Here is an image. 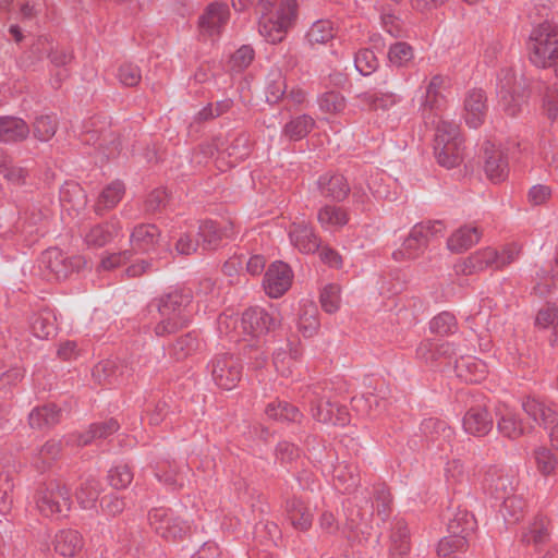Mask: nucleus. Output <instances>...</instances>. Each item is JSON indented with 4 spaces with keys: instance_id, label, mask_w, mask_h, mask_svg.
<instances>
[{
    "instance_id": "obj_1",
    "label": "nucleus",
    "mask_w": 558,
    "mask_h": 558,
    "mask_svg": "<svg viewBox=\"0 0 558 558\" xmlns=\"http://www.w3.org/2000/svg\"><path fill=\"white\" fill-rule=\"evenodd\" d=\"M259 34L270 44L281 43L298 17L296 0H258Z\"/></svg>"
},
{
    "instance_id": "obj_2",
    "label": "nucleus",
    "mask_w": 558,
    "mask_h": 558,
    "mask_svg": "<svg viewBox=\"0 0 558 558\" xmlns=\"http://www.w3.org/2000/svg\"><path fill=\"white\" fill-rule=\"evenodd\" d=\"M527 50L533 64L538 68L554 66L558 77V25L545 21L534 27Z\"/></svg>"
},
{
    "instance_id": "obj_3",
    "label": "nucleus",
    "mask_w": 558,
    "mask_h": 558,
    "mask_svg": "<svg viewBox=\"0 0 558 558\" xmlns=\"http://www.w3.org/2000/svg\"><path fill=\"white\" fill-rule=\"evenodd\" d=\"M434 125V151L437 162L447 169L458 167L463 160V140L459 125L442 118Z\"/></svg>"
},
{
    "instance_id": "obj_4",
    "label": "nucleus",
    "mask_w": 558,
    "mask_h": 558,
    "mask_svg": "<svg viewBox=\"0 0 558 558\" xmlns=\"http://www.w3.org/2000/svg\"><path fill=\"white\" fill-rule=\"evenodd\" d=\"M527 80L512 69H501L498 74L497 96L499 106L510 117H517L527 104Z\"/></svg>"
},
{
    "instance_id": "obj_5",
    "label": "nucleus",
    "mask_w": 558,
    "mask_h": 558,
    "mask_svg": "<svg viewBox=\"0 0 558 558\" xmlns=\"http://www.w3.org/2000/svg\"><path fill=\"white\" fill-rule=\"evenodd\" d=\"M191 302V295L173 289L155 299L160 322L155 327L158 336L175 332L184 324L183 312Z\"/></svg>"
},
{
    "instance_id": "obj_6",
    "label": "nucleus",
    "mask_w": 558,
    "mask_h": 558,
    "mask_svg": "<svg viewBox=\"0 0 558 558\" xmlns=\"http://www.w3.org/2000/svg\"><path fill=\"white\" fill-rule=\"evenodd\" d=\"M35 502L43 515L53 519L66 517L72 505L69 489L57 482L38 488Z\"/></svg>"
},
{
    "instance_id": "obj_7",
    "label": "nucleus",
    "mask_w": 558,
    "mask_h": 558,
    "mask_svg": "<svg viewBox=\"0 0 558 558\" xmlns=\"http://www.w3.org/2000/svg\"><path fill=\"white\" fill-rule=\"evenodd\" d=\"M468 393L470 399L465 401L468 410L462 418L463 429L474 437H484L493 429L494 418L482 393L473 390Z\"/></svg>"
},
{
    "instance_id": "obj_8",
    "label": "nucleus",
    "mask_w": 558,
    "mask_h": 558,
    "mask_svg": "<svg viewBox=\"0 0 558 558\" xmlns=\"http://www.w3.org/2000/svg\"><path fill=\"white\" fill-rule=\"evenodd\" d=\"M149 521L155 532L169 541L181 538L191 529L186 512L175 513L161 508L154 509L149 513Z\"/></svg>"
},
{
    "instance_id": "obj_9",
    "label": "nucleus",
    "mask_w": 558,
    "mask_h": 558,
    "mask_svg": "<svg viewBox=\"0 0 558 558\" xmlns=\"http://www.w3.org/2000/svg\"><path fill=\"white\" fill-rule=\"evenodd\" d=\"M281 320L282 317L275 307L267 311L259 306H252L243 312L241 326L246 335L258 338L275 331L281 325Z\"/></svg>"
},
{
    "instance_id": "obj_10",
    "label": "nucleus",
    "mask_w": 558,
    "mask_h": 558,
    "mask_svg": "<svg viewBox=\"0 0 558 558\" xmlns=\"http://www.w3.org/2000/svg\"><path fill=\"white\" fill-rule=\"evenodd\" d=\"M241 365L239 360L231 354H217L211 368V379L225 390L236 387L241 378Z\"/></svg>"
},
{
    "instance_id": "obj_11",
    "label": "nucleus",
    "mask_w": 558,
    "mask_h": 558,
    "mask_svg": "<svg viewBox=\"0 0 558 558\" xmlns=\"http://www.w3.org/2000/svg\"><path fill=\"white\" fill-rule=\"evenodd\" d=\"M292 270L288 264L283 262H275L272 263L263 280V286L265 292L274 299L280 298L283 295L292 283Z\"/></svg>"
},
{
    "instance_id": "obj_12",
    "label": "nucleus",
    "mask_w": 558,
    "mask_h": 558,
    "mask_svg": "<svg viewBox=\"0 0 558 558\" xmlns=\"http://www.w3.org/2000/svg\"><path fill=\"white\" fill-rule=\"evenodd\" d=\"M485 492L497 502L514 492V476L500 468H489L484 477Z\"/></svg>"
},
{
    "instance_id": "obj_13",
    "label": "nucleus",
    "mask_w": 558,
    "mask_h": 558,
    "mask_svg": "<svg viewBox=\"0 0 558 558\" xmlns=\"http://www.w3.org/2000/svg\"><path fill=\"white\" fill-rule=\"evenodd\" d=\"M445 82L444 76L434 75L426 88L425 101L422 108L423 119L426 124H435L440 118L437 111H439L445 104V98L441 94Z\"/></svg>"
},
{
    "instance_id": "obj_14",
    "label": "nucleus",
    "mask_w": 558,
    "mask_h": 558,
    "mask_svg": "<svg viewBox=\"0 0 558 558\" xmlns=\"http://www.w3.org/2000/svg\"><path fill=\"white\" fill-rule=\"evenodd\" d=\"M484 170L487 178L494 183L505 181L509 173L506 154L487 142L484 146Z\"/></svg>"
},
{
    "instance_id": "obj_15",
    "label": "nucleus",
    "mask_w": 558,
    "mask_h": 558,
    "mask_svg": "<svg viewBox=\"0 0 558 558\" xmlns=\"http://www.w3.org/2000/svg\"><path fill=\"white\" fill-rule=\"evenodd\" d=\"M320 195L335 202H342L350 193L347 179L340 173L327 172L317 180Z\"/></svg>"
},
{
    "instance_id": "obj_16",
    "label": "nucleus",
    "mask_w": 558,
    "mask_h": 558,
    "mask_svg": "<svg viewBox=\"0 0 558 558\" xmlns=\"http://www.w3.org/2000/svg\"><path fill=\"white\" fill-rule=\"evenodd\" d=\"M457 271L464 275L482 271L486 268L501 269L499 267V252L487 247L469 256L463 263L456 266Z\"/></svg>"
},
{
    "instance_id": "obj_17",
    "label": "nucleus",
    "mask_w": 558,
    "mask_h": 558,
    "mask_svg": "<svg viewBox=\"0 0 558 558\" xmlns=\"http://www.w3.org/2000/svg\"><path fill=\"white\" fill-rule=\"evenodd\" d=\"M447 533L472 537L476 530V520L466 509L448 508L446 512Z\"/></svg>"
},
{
    "instance_id": "obj_18",
    "label": "nucleus",
    "mask_w": 558,
    "mask_h": 558,
    "mask_svg": "<svg viewBox=\"0 0 558 558\" xmlns=\"http://www.w3.org/2000/svg\"><path fill=\"white\" fill-rule=\"evenodd\" d=\"M465 123L473 129L484 122L487 111L486 97L482 89H473L468 93L464 100Z\"/></svg>"
},
{
    "instance_id": "obj_19",
    "label": "nucleus",
    "mask_w": 558,
    "mask_h": 558,
    "mask_svg": "<svg viewBox=\"0 0 558 558\" xmlns=\"http://www.w3.org/2000/svg\"><path fill=\"white\" fill-rule=\"evenodd\" d=\"M335 407L336 403L331 401L325 387L316 385L312 388L311 411L315 421L331 424Z\"/></svg>"
},
{
    "instance_id": "obj_20",
    "label": "nucleus",
    "mask_w": 558,
    "mask_h": 558,
    "mask_svg": "<svg viewBox=\"0 0 558 558\" xmlns=\"http://www.w3.org/2000/svg\"><path fill=\"white\" fill-rule=\"evenodd\" d=\"M289 236L291 243L302 253H315L320 247V241L314 229L305 223H293Z\"/></svg>"
},
{
    "instance_id": "obj_21",
    "label": "nucleus",
    "mask_w": 558,
    "mask_h": 558,
    "mask_svg": "<svg viewBox=\"0 0 558 558\" xmlns=\"http://www.w3.org/2000/svg\"><path fill=\"white\" fill-rule=\"evenodd\" d=\"M372 517V511H363V509L357 505H349L345 508L344 523V529L349 533L348 537H351V535L357 536L359 534L368 535Z\"/></svg>"
},
{
    "instance_id": "obj_22",
    "label": "nucleus",
    "mask_w": 558,
    "mask_h": 558,
    "mask_svg": "<svg viewBox=\"0 0 558 558\" xmlns=\"http://www.w3.org/2000/svg\"><path fill=\"white\" fill-rule=\"evenodd\" d=\"M522 408L533 421L544 428H549L558 420L557 411L536 398L527 397L522 402Z\"/></svg>"
},
{
    "instance_id": "obj_23",
    "label": "nucleus",
    "mask_w": 558,
    "mask_h": 558,
    "mask_svg": "<svg viewBox=\"0 0 558 558\" xmlns=\"http://www.w3.org/2000/svg\"><path fill=\"white\" fill-rule=\"evenodd\" d=\"M457 376L466 383H480L486 377V364L472 356H460L454 360Z\"/></svg>"
},
{
    "instance_id": "obj_24",
    "label": "nucleus",
    "mask_w": 558,
    "mask_h": 558,
    "mask_svg": "<svg viewBox=\"0 0 558 558\" xmlns=\"http://www.w3.org/2000/svg\"><path fill=\"white\" fill-rule=\"evenodd\" d=\"M416 355L425 363H434L442 357L451 360L457 355V353L453 344L449 342L424 340L417 347Z\"/></svg>"
},
{
    "instance_id": "obj_25",
    "label": "nucleus",
    "mask_w": 558,
    "mask_h": 558,
    "mask_svg": "<svg viewBox=\"0 0 558 558\" xmlns=\"http://www.w3.org/2000/svg\"><path fill=\"white\" fill-rule=\"evenodd\" d=\"M497 430L502 437L515 440L525 434V427L518 413L505 409L498 413Z\"/></svg>"
},
{
    "instance_id": "obj_26",
    "label": "nucleus",
    "mask_w": 558,
    "mask_h": 558,
    "mask_svg": "<svg viewBox=\"0 0 558 558\" xmlns=\"http://www.w3.org/2000/svg\"><path fill=\"white\" fill-rule=\"evenodd\" d=\"M390 541L389 558H407L410 553V535L404 520L395 521Z\"/></svg>"
},
{
    "instance_id": "obj_27",
    "label": "nucleus",
    "mask_w": 558,
    "mask_h": 558,
    "mask_svg": "<svg viewBox=\"0 0 558 558\" xmlns=\"http://www.w3.org/2000/svg\"><path fill=\"white\" fill-rule=\"evenodd\" d=\"M332 478L335 487L342 494L354 492L360 483L356 466L345 462H339L333 466Z\"/></svg>"
},
{
    "instance_id": "obj_28",
    "label": "nucleus",
    "mask_w": 558,
    "mask_h": 558,
    "mask_svg": "<svg viewBox=\"0 0 558 558\" xmlns=\"http://www.w3.org/2000/svg\"><path fill=\"white\" fill-rule=\"evenodd\" d=\"M119 222L110 221L93 226L84 235V241L89 247H102L112 241L120 232Z\"/></svg>"
},
{
    "instance_id": "obj_29",
    "label": "nucleus",
    "mask_w": 558,
    "mask_h": 558,
    "mask_svg": "<svg viewBox=\"0 0 558 558\" xmlns=\"http://www.w3.org/2000/svg\"><path fill=\"white\" fill-rule=\"evenodd\" d=\"M160 231L155 225L143 223L136 226L131 235L130 243L134 250L146 252L158 242Z\"/></svg>"
},
{
    "instance_id": "obj_30",
    "label": "nucleus",
    "mask_w": 558,
    "mask_h": 558,
    "mask_svg": "<svg viewBox=\"0 0 558 558\" xmlns=\"http://www.w3.org/2000/svg\"><path fill=\"white\" fill-rule=\"evenodd\" d=\"M481 232L476 227L463 226L454 231L447 241V247L452 253H462L478 242Z\"/></svg>"
},
{
    "instance_id": "obj_31",
    "label": "nucleus",
    "mask_w": 558,
    "mask_h": 558,
    "mask_svg": "<svg viewBox=\"0 0 558 558\" xmlns=\"http://www.w3.org/2000/svg\"><path fill=\"white\" fill-rule=\"evenodd\" d=\"M43 262L60 279L65 278L72 267H78L81 258L76 257L73 262L69 263L60 250L49 248L44 253Z\"/></svg>"
},
{
    "instance_id": "obj_32",
    "label": "nucleus",
    "mask_w": 558,
    "mask_h": 558,
    "mask_svg": "<svg viewBox=\"0 0 558 558\" xmlns=\"http://www.w3.org/2000/svg\"><path fill=\"white\" fill-rule=\"evenodd\" d=\"M125 193L123 182L116 180L104 187L95 204V211L99 215L114 208L122 199Z\"/></svg>"
},
{
    "instance_id": "obj_33",
    "label": "nucleus",
    "mask_w": 558,
    "mask_h": 558,
    "mask_svg": "<svg viewBox=\"0 0 558 558\" xmlns=\"http://www.w3.org/2000/svg\"><path fill=\"white\" fill-rule=\"evenodd\" d=\"M29 134L28 125L20 118H0V141L17 142L25 140Z\"/></svg>"
},
{
    "instance_id": "obj_34",
    "label": "nucleus",
    "mask_w": 558,
    "mask_h": 558,
    "mask_svg": "<svg viewBox=\"0 0 558 558\" xmlns=\"http://www.w3.org/2000/svg\"><path fill=\"white\" fill-rule=\"evenodd\" d=\"M421 432L432 441L450 442L453 438V429L442 420L437 417L425 418L421 423Z\"/></svg>"
},
{
    "instance_id": "obj_35",
    "label": "nucleus",
    "mask_w": 558,
    "mask_h": 558,
    "mask_svg": "<svg viewBox=\"0 0 558 558\" xmlns=\"http://www.w3.org/2000/svg\"><path fill=\"white\" fill-rule=\"evenodd\" d=\"M549 522L544 517H536L529 529L522 534V542L533 545L537 549L547 544L550 539Z\"/></svg>"
},
{
    "instance_id": "obj_36",
    "label": "nucleus",
    "mask_w": 558,
    "mask_h": 558,
    "mask_svg": "<svg viewBox=\"0 0 558 558\" xmlns=\"http://www.w3.org/2000/svg\"><path fill=\"white\" fill-rule=\"evenodd\" d=\"M286 511L291 524L300 530L306 531L312 525V514L304 502L296 497L287 500Z\"/></svg>"
},
{
    "instance_id": "obj_37",
    "label": "nucleus",
    "mask_w": 558,
    "mask_h": 558,
    "mask_svg": "<svg viewBox=\"0 0 558 558\" xmlns=\"http://www.w3.org/2000/svg\"><path fill=\"white\" fill-rule=\"evenodd\" d=\"M83 548V539L77 531L63 530L56 535L54 549L61 556L74 557Z\"/></svg>"
},
{
    "instance_id": "obj_38",
    "label": "nucleus",
    "mask_w": 558,
    "mask_h": 558,
    "mask_svg": "<svg viewBox=\"0 0 558 558\" xmlns=\"http://www.w3.org/2000/svg\"><path fill=\"white\" fill-rule=\"evenodd\" d=\"M356 98L362 105L367 106L372 110L389 109L395 106L400 97L393 92H364L356 95Z\"/></svg>"
},
{
    "instance_id": "obj_39",
    "label": "nucleus",
    "mask_w": 558,
    "mask_h": 558,
    "mask_svg": "<svg viewBox=\"0 0 558 558\" xmlns=\"http://www.w3.org/2000/svg\"><path fill=\"white\" fill-rule=\"evenodd\" d=\"M60 416V410L53 404H48L34 409L28 415V422L32 428L41 429L57 424Z\"/></svg>"
},
{
    "instance_id": "obj_40",
    "label": "nucleus",
    "mask_w": 558,
    "mask_h": 558,
    "mask_svg": "<svg viewBox=\"0 0 558 558\" xmlns=\"http://www.w3.org/2000/svg\"><path fill=\"white\" fill-rule=\"evenodd\" d=\"M315 121L308 114H301L292 118L283 126L282 134L290 141H301L314 128Z\"/></svg>"
},
{
    "instance_id": "obj_41",
    "label": "nucleus",
    "mask_w": 558,
    "mask_h": 558,
    "mask_svg": "<svg viewBox=\"0 0 558 558\" xmlns=\"http://www.w3.org/2000/svg\"><path fill=\"white\" fill-rule=\"evenodd\" d=\"M265 413L269 418L282 422H299L303 416L295 405L280 400L268 403Z\"/></svg>"
},
{
    "instance_id": "obj_42",
    "label": "nucleus",
    "mask_w": 558,
    "mask_h": 558,
    "mask_svg": "<svg viewBox=\"0 0 558 558\" xmlns=\"http://www.w3.org/2000/svg\"><path fill=\"white\" fill-rule=\"evenodd\" d=\"M444 229L440 220L423 221L412 227L409 236L426 248L430 239L441 234Z\"/></svg>"
},
{
    "instance_id": "obj_43",
    "label": "nucleus",
    "mask_w": 558,
    "mask_h": 558,
    "mask_svg": "<svg viewBox=\"0 0 558 558\" xmlns=\"http://www.w3.org/2000/svg\"><path fill=\"white\" fill-rule=\"evenodd\" d=\"M100 492V483L94 477L85 478L76 490V499L83 509L95 506Z\"/></svg>"
},
{
    "instance_id": "obj_44",
    "label": "nucleus",
    "mask_w": 558,
    "mask_h": 558,
    "mask_svg": "<svg viewBox=\"0 0 558 558\" xmlns=\"http://www.w3.org/2000/svg\"><path fill=\"white\" fill-rule=\"evenodd\" d=\"M119 429V424L116 420H108L102 423L92 424L86 432H84L80 438V445H88L97 438H106Z\"/></svg>"
},
{
    "instance_id": "obj_45",
    "label": "nucleus",
    "mask_w": 558,
    "mask_h": 558,
    "mask_svg": "<svg viewBox=\"0 0 558 558\" xmlns=\"http://www.w3.org/2000/svg\"><path fill=\"white\" fill-rule=\"evenodd\" d=\"M318 221L325 229L343 227L348 222V214L340 207L326 205L319 209Z\"/></svg>"
},
{
    "instance_id": "obj_46",
    "label": "nucleus",
    "mask_w": 558,
    "mask_h": 558,
    "mask_svg": "<svg viewBox=\"0 0 558 558\" xmlns=\"http://www.w3.org/2000/svg\"><path fill=\"white\" fill-rule=\"evenodd\" d=\"M470 541V537L448 533V535L439 541L437 554L439 557L446 558L456 553L465 551L469 547Z\"/></svg>"
},
{
    "instance_id": "obj_47",
    "label": "nucleus",
    "mask_w": 558,
    "mask_h": 558,
    "mask_svg": "<svg viewBox=\"0 0 558 558\" xmlns=\"http://www.w3.org/2000/svg\"><path fill=\"white\" fill-rule=\"evenodd\" d=\"M498 502H500V511L506 520L517 522L522 517L525 508V501L522 497L512 493Z\"/></svg>"
},
{
    "instance_id": "obj_48",
    "label": "nucleus",
    "mask_w": 558,
    "mask_h": 558,
    "mask_svg": "<svg viewBox=\"0 0 558 558\" xmlns=\"http://www.w3.org/2000/svg\"><path fill=\"white\" fill-rule=\"evenodd\" d=\"M413 57V48L405 41H397L389 47L388 59L392 65L405 66Z\"/></svg>"
},
{
    "instance_id": "obj_49",
    "label": "nucleus",
    "mask_w": 558,
    "mask_h": 558,
    "mask_svg": "<svg viewBox=\"0 0 558 558\" xmlns=\"http://www.w3.org/2000/svg\"><path fill=\"white\" fill-rule=\"evenodd\" d=\"M308 41L314 44H325L333 38V26L328 20H319L313 23L307 32Z\"/></svg>"
},
{
    "instance_id": "obj_50",
    "label": "nucleus",
    "mask_w": 558,
    "mask_h": 558,
    "mask_svg": "<svg viewBox=\"0 0 558 558\" xmlns=\"http://www.w3.org/2000/svg\"><path fill=\"white\" fill-rule=\"evenodd\" d=\"M305 446L310 451L312 458L319 463L327 462L330 465L332 464V452L331 450L327 451V446L325 441H320L317 436L308 435L305 438Z\"/></svg>"
},
{
    "instance_id": "obj_51",
    "label": "nucleus",
    "mask_w": 558,
    "mask_h": 558,
    "mask_svg": "<svg viewBox=\"0 0 558 558\" xmlns=\"http://www.w3.org/2000/svg\"><path fill=\"white\" fill-rule=\"evenodd\" d=\"M133 481V472L126 464H118L108 472V482L114 489H124Z\"/></svg>"
},
{
    "instance_id": "obj_52",
    "label": "nucleus",
    "mask_w": 558,
    "mask_h": 558,
    "mask_svg": "<svg viewBox=\"0 0 558 558\" xmlns=\"http://www.w3.org/2000/svg\"><path fill=\"white\" fill-rule=\"evenodd\" d=\"M537 470L543 475H550L558 466V459L548 448L539 447L534 451Z\"/></svg>"
},
{
    "instance_id": "obj_53",
    "label": "nucleus",
    "mask_w": 558,
    "mask_h": 558,
    "mask_svg": "<svg viewBox=\"0 0 558 558\" xmlns=\"http://www.w3.org/2000/svg\"><path fill=\"white\" fill-rule=\"evenodd\" d=\"M32 330L37 338L45 339L56 331L53 318L49 312L36 315L32 320Z\"/></svg>"
},
{
    "instance_id": "obj_54",
    "label": "nucleus",
    "mask_w": 558,
    "mask_h": 558,
    "mask_svg": "<svg viewBox=\"0 0 558 558\" xmlns=\"http://www.w3.org/2000/svg\"><path fill=\"white\" fill-rule=\"evenodd\" d=\"M429 329L441 336L453 333L457 330V319L453 314L442 312L430 320Z\"/></svg>"
},
{
    "instance_id": "obj_55",
    "label": "nucleus",
    "mask_w": 558,
    "mask_h": 558,
    "mask_svg": "<svg viewBox=\"0 0 558 558\" xmlns=\"http://www.w3.org/2000/svg\"><path fill=\"white\" fill-rule=\"evenodd\" d=\"M320 304L325 312L336 313L340 305V287L336 283L324 287L320 292Z\"/></svg>"
},
{
    "instance_id": "obj_56",
    "label": "nucleus",
    "mask_w": 558,
    "mask_h": 558,
    "mask_svg": "<svg viewBox=\"0 0 558 558\" xmlns=\"http://www.w3.org/2000/svg\"><path fill=\"white\" fill-rule=\"evenodd\" d=\"M61 199L71 204L72 209L80 210L86 205V196L83 189L75 183L66 184L61 192Z\"/></svg>"
},
{
    "instance_id": "obj_57",
    "label": "nucleus",
    "mask_w": 558,
    "mask_h": 558,
    "mask_svg": "<svg viewBox=\"0 0 558 558\" xmlns=\"http://www.w3.org/2000/svg\"><path fill=\"white\" fill-rule=\"evenodd\" d=\"M57 132V122L49 116H40L34 122V135L40 142H48Z\"/></svg>"
},
{
    "instance_id": "obj_58",
    "label": "nucleus",
    "mask_w": 558,
    "mask_h": 558,
    "mask_svg": "<svg viewBox=\"0 0 558 558\" xmlns=\"http://www.w3.org/2000/svg\"><path fill=\"white\" fill-rule=\"evenodd\" d=\"M356 70L364 76L372 74L378 66L375 52L371 49H361L354 58Z\"/></svg>"
},
{
    "instance_id": "obj_59",
    "label": "nucleus",
    "mask_w": 558,
    "mask_h": 558,
    "mask_svg": "<svg viewBox=\"0 0 558 558\" xmlns=\"http://www.w3.org/2000/svg\"><path fill=\"white\" fill-rule=\"evenodd\" d=\"M320 110L328 113H338L345 107L344 97L338 92H326L318 98Z\"/></svg>"
},
{
    "instance_id": "obj_60",
    "label": "nucleus",
    "mask_w": 558,
    "mask_h": 558,
    "mask_svg": "<svg viewBox=\"0 0 558 558\" xmlns=\"http://www.w3.org/2000/svg\"><path fill=\"white\" fill-rule=\"evenodd\" d=\"M211 36L219 35L222 27L228 23L230 10L227 3L211 2Z\"/></svg>"
},
{
    "instance_id": "obj_61",
    "label": "nucleus",
    "mask_w": 558,
    "mask_h": 558,
    "mask_svg": "<svg viewBox=\"0 0 558 558\" xmlns=\"http://www.w3.org/2000/svg\"><path fill=\"white\" fill-rule=\"evenodd\" d=\"M118 365L112 360H105L95 365L93 377L98 383L117 380L122 373H118Z\"/></svg>"
},
{
    "instance_id": "obj_62",
    "label": "nucleus",
    "mask_w": 558,
    "mask_h": 558,
    "mask_svg": "<svg viewBox=\"0 0 558 558\" xmlns=\"http://www.w3.org/2000/svg\"><path fill=\"white\" fill-rule=\"evenodd\" d=\"M215 146L217 150H226L229 156H234L236 159H243L250 154L248 138L245 135H241L232 142L231 145L223 147V143H213L211 147Z\"/></svg>"
},
{
    "instance_id": "obj_63",
    "label": "nucleus",
    "mask_w": 558,
    "mask_h": 558,
    "mask_svg": "<svg viewBox=\"0 0 558 558\" xmlns=\"http://www.w3.org/2000/svg\"><path fill=\"white\" fill-rule=\"evenodd\" d=\"M425 251L418 242L408 235L401 247L392 253L396 260L414 259L422 255Z\"/></svg>"
},
{
    "instance_id": "obj_64",
    "label": "nucleus",
    "mask_w": 558,
    "mask_h": 558,
    "mask_svg": "<svg viewBox=\"0 0 558 558\" xmlns=\"http://www.w3.org/2000/svg\"><path fill=\"white\" fill-rule=\"evenodd\" d=\"M118 80L124 86H136L142 80L141 70L132 63L122 64L118 71Z\"/></svg>"
}]
</instances>
